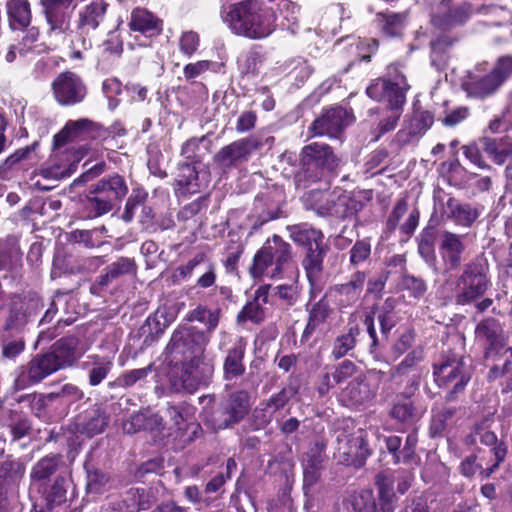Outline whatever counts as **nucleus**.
<instances>
[{"label":"nucleus","mask_w":512,"mask_h":512,"mask_svg":"<svg viewBox=\"0 0 512 512\" xmlns=\"http://www.w3.org/2000/svg\"><path fill=\"white\" fill-rule=\"evenodd\" d=\"M79 345L80 340L74 335L56 340L48 350L36 353L16 367L11 389L18 392L36 386L58 371L74 366L82 355Z\"/></svg>","instance_id":"1"},{"label":"nucleus","mask_w":512,"mask_h":512,"mask_svg":"<svg viewBox=\"0 0 512 512\" xmlns=\"http://www.w3.org/2000/svg\"><path fill=\"white\" fill-rule=\"evenodd\" d=\"M219 17L231 34L259 41L277 29V15L263 0H220Z\"/></svg>","instance_id":"2"},{"label":"nucleus","mask_w":512,"mask_h":512,"mask_svg":"<svg viewBox=\"0 0 512 512\" xmlns=\"http://www.w3.org/2000/svg\"><path fill=\"white\" fill-rule=\"evenodd\" d=\"M111 136L109 128L89 118L68 120L64 127L54 135L53 147L55 149L64 147L68 143H81L77 150H69L63 154V159L68 161L67 165L54 162L51 169L54 176L65 178L71 176L77 169L80 160L89 153V142H104Z\"/></svg>","instance_id":"3"},{"label":"nucleus","mask_w":512,"mask_h":512,"mask_svg":"<svg viewBox=\"0 0 512 512\" xmlns=\"http://www.w3.org/2000/svg\"><path fill=\"white\" fill-rule=\"evenodd\" d=\"M200 401H207L201 410L202 420L216 432L243 422L252 407L251 395L245 389L232 391L219 399L215 394L203 395Z\"/></svg>","instance_id":"4"},{"label":"nucleus","mask_w":512,"mask_h":512,"mask_svg":"<svg viewBox=\"0 0 512 512\" xmlns=\"http://www.w3.org/2000/svg\"><path fill=\"white\" fill-rule=\"evenodd\" d=\"M432 376L437 387L447 391L445 402L456 401L472 378L463 348L450 345L443 348L432 364Z\"/></svg>","instance_id":"5"},{"label":"nucleus","mask_w":512,"mask_h":512,"mask_svg":"<svg viewBox=\"0 0 512 512\" xmlns=\"http://www.w3.org/2000/svg\"><path fill=\"white\" fill-rule=\"evenodd\" d=\"M288 229L293 242L305 249L302 267L312 296L322 290L323 262L329 247L324 242L323 232L307 223L292 225Z\"/></svg>","instance_id":"6"},{"label":"nucleus","mask_w":512,"mask_h":512,"mask_svg":"<svg viewBox=\"0 0 512 512\" xmlns=\"http://www.w3.org/2000/svg\"><path fill=\"white\" fill-rule=\"evenodd\" d=\"M211 336L197 326L178 325L171 334L164 349L165 361L171 368H178L183 363L198 359L206 352Z\"/></svg>","instance_id":"7"},{"label":"nucleus","mask_w":512,"mask_h":512,"mask_svg":"<svg viewBox=\"0 0 512 512\" xmlns=\"http://www.w3.org/2000/svg\"><path fill=\"white\" fill-rule=\"evenodd\" d=\"M305 204L319 216L339 220L354 216L364 208V203L359 198L341 187L312 190L308 193Z\"/></svg>","instance_id":"8"},{"label":"nucleus","mask_w":512,"mask_h":512,"mask_svg":"<svg viewBox=\"0 0 512 512\" xmlns=\"http://www.w3.org/2000/svg\"><path fill=\"white\" fill-rule=\"evenodd\" d=\"M299 162L300 170L296 179L306 187L321 181L326 174L335 172L340 165V158L330 145L312 142L302 147Z\"/></svg>","instance_id":"9"},{"label":"nucleus","mask_w":512,"mask_h":512,"mask_svg":"<svg viewBox=\"0 0 512 512\" xmlns=\"http://www.w3.org/2000/svg\"><path fill=\"white\" fill-rule=\"evenodd\" d=\"M291 260V245L279 235L274 234L254 254L249 273L254 279L262 278L264 275L281 278Z\"/></svg>","instance_id":"10"},{"label":"nucleus","mask_w":512,"mask_h":512,"mask_svg":"<svg viewBox=\"0 0 512 512\" xmlns=\"http://www.w3.org/2000/svg\"><path fill=\"white\" fill-rule=\"evenodd\" d=\"M418 390L416 383L411 382L403 386V391L396 393L392 399L388 415L401 432L416 430L423 417V411L413 399Z\"/></svg>","instance_id":"11"},{"label":"nucleus","mask_w":512,"mask_h":512,"mask_svg":"<svg viewBox=\"0 0 512 512\" xmlns=\"http://www.w3.org/2000/svg\"><path fill=\"white\" fill-rule=\"evenodd\" d=\"M488 268L481 263H469L456 280L455 303L465 306L481 298L491 285Z\"/></svg>","instance_id":"12"},{"label":"nucleus","mask_w":512,"mask_h":512,"mask_svg":"<svg viewBox=\"0 0 512 512\" xmlns=\"http://www.w3.org/2000/svg\"><path fill=\"white\" fill-rule=\"evenodd\" d=\"M474 13V6L468 0H440L430 14V24L439 31L449 32L465 26Z\"/></svg>","instance_id":"13"},{"label":"nucleus","mask_w":512,"mask_h":512,"mask_svg":"<svg viewBox=\"0 0 512 512\" xmlns=\"http://www.w3.org/2000/svg\"><path fill=\"white\" fill-rule=\"evenodd\" d=\"M386 376L387 373L379 369H370L367 373H360L342 390L343 401L353 407L372 401Z\"/></svg>","instance_id":"14"},{"label":"nucleus","mask_w":512,"mask_h":512,"mask_svg":"<svg viewBox=\"0 0 512 512\" xmlns=\"http://www.w3.org/2000/svg\"><path fill=\"white\" fill-rule=\"evenodd\" d=\"M261 147L262 142L257 137H243L220 148L213 156V163L222 172H228L247 163Z\"/></svg>","instance_id":"15"},{"label":"nucleus","mask_w":512,"mask_h":512,"mask_svg":"<svg viewBox=\"0 0 512 512\" xmlns=\"http://www.w3.org/2000/svg\"><path fill=\"white\" fill-rule=\"evenodd\" d=\"M410 85L404 75H397L394 80L379 77L371 81L366 88L369 98L377 102H387L389 110H403L406 93Z\"/></svg>","instance_id":"16"},{"label":"nucleus","mask_w":512,"mask_h":512,"mask_svg":"<svg viewBox=\"0 0 512 512\" xmlns=\"http://www.w3.org/2000/svg\"><path fill=\"white\" fill-rule=\"evenodd\" d=\"M474 340L483 349V357L486 360L500 356L507 344L501 322L492 316L485 317L476 324Z\"/></svg>","instance_id":"17"},{"label":"nucleus","mask_w":512,"mask_h":512,"mask_svg":"<svg viewBox=\"0 0 512 512\" xmlns=\"http://www.w3.org/2000/svg\"><path fill=\"white\" fill-rule=\"evenodd\" d=\"M512 77V55L500 56L491 71L471 83V90L480 99L494 95Z\"/></svg>","instance_id":"18"},{"label":"nucleus","mask_w":512,"mask_h":512,"mask_svg":"<svg viewBox=\"0 0 512 512\" xmlns=\"http://www.w3.org/2000/svg\"><path fill=\"white\" fill-rule=\"evenodd\" d=\"M56 102L61 106H74L87 96V86L75 72L64 71L57 75L51 84Z\"/></svg>","instance_id":"19"},{"label":"nucleus","mask_w":512,"mask_h":512,"mask_svg":"<svg viewBox=\"0 0 512 512\" xmlns=\"http://www.w3.org/2000/svg\"><path fill=\"white\" fill-rule=\"evenodd\" d=\"M127 25L136 40L143 38L142 46H151L164 30L163 19L143 7L132 9Z\"/></svg>","instance_id":"20"},{"label":"nucleus","mask_w":512,"mask_h":512,"mask_svg":"<svg viewBox=\"0 0 512 512\" xmlns=\"http://www.w3.org/2000/svg\"><path fill=\"white\" fill-rule=\"evenodd\" d=\"M179 368L182 388L191 394L201 387H208L215 370L213 361L208 359L205 353L198 356V359L183 363Z\"/></svg>","instance_id":"21"},{"label":"nucleus","mask_w":512,"mask_h":512,"mask_svg":"<svg viewBox=\"0 0 512 512\" xmlns=\"http://www.w3.org/2000/svg\"><path fill=\"white\" fill-rule=\"evenodd\" d=\"M282 193L277 189L260 192L254 199L249 220L252 221V231L259 230L266 223L281 216Z\"/></svg>","instance_id":"22"},{"label":"nucleus","mask_w":512,"mask_h":512,"mask_svg":"<svg viewBox=\"0 0 512 512\" xmlns=\"http://www.w3.org/2000/svg\"><path fill=\"white\" fill-rule=\"evenodd\" d=\"M367 277V271L356 270L350 276L349 281L330 287L326 294L333 300L338 310L343 312L344 309L351 308L358 303Z\"/></svg>","instance_id":"23"},{"label":"nucleus","mask_w":512,"mask_h":512,"mask_svg":"<svg viewBox=\"0 0 512 512\" xmlns=\"http://www.w3.org/2000/svg\"><path fill=\"white\" fill-rule=\"evenodd\" d=\"M109 4L105 0H92L83 6L78 12L76 21V30L80 36L81 47L83 50L91 48L90 40L85 36L95 31L105 21Z\"/></svg>","instance_id":"24"},{"label":"nucleus","mask_w":512,"mask_h":512,"mask_svg":"<svg viewBox=\"0 0 512 512\" xmlns=\"http://www.w3.org/2000/svg\"><path fill=\"white\" fill-rule=\"evenodd\" d=\"M350 114L343 107H332L325 110L309 126L311 136L328 135L337 137L349 125Z\"/></svg>","instance_id":"25"},{"label":"nucleus","mask_w":512,"mask_h":512,"mask_svg":"<svg viewBox=\"0 0 512 512\" xmlns=\"http://www.w3.org/2000/svg\"><path fill=\"white\" fill-rule=\"evenodd\" d=\"M109 422L110 415L106 412L105 408L94 404L76 415L73 427L78 433L92 438L103 433L108 427Z\"/></svg>","instance_id":"26"},{"label":"nucleus","mask_w":512,"mask_h":512,"mask_svg":"<svg viewBox=\"0 0 512 512\" xmlns=\"http://www.w3.org/2000/svg\"><path fill=\"white\" fill-rule=\"evenodd\" d=\"M137 264L133 258L119 257L116 261L107 265L103 273L96 277L91 284L90 292L100 296L111 284L126 275L136 274Z\"/></svg>","instance_id":"27"},{"label":"nucleus","mask_w":512,"mask_h":512,"mask_svg":"<svg viewBox=\"0 0 512 512\" xmlns=\"http://www.w3.org/2000/svg\"><path fill=\"white\" fill-rule=\"evenodd\" d=\"M465 250L462 235L448 230L441 232L438 251L447 270L455 271L460 268Z\"/></svg>","instance_id":"28"},{"label":"nucleus","mask_w":512,"mask_h":512,"mask_svg":"<svg viewBox=\"0 0 512 512\" xmlns=\"http://www.w3.org/2000/svg\"><path fill=\"white\" fill-rule=\"evenodd\" d=\"M307 312V322L300 337L301 344H306L312 335L326 324L333 314V308L330 305L327 294L325 293L318 301L312 303L310 308L307 309Z\"/></svg>","instance_id":"29"},{"label":"nucleus","mask_w":512,"mask_h":512,"mask_svg":"<svg viewBox=\"0 0 512 512\" xmlns=\"http://www.w3.org/2000/svg\"><path fill=\"white\" fill-rule=\"evenodd\" d=\"M96 194H100L112 207L119 205L128 194V185L124 176L113 173L106 175L91 185Z\"/></svg>","instance_id":"30"},{"label":"nucleus","mask_w":512,"mask_h":512,"mask_svg":"<svg viewBox=\"0 0 512 512\" xmlns=\"http://www.w3.org/2000/svg\"><path fill=\"white\" fill-rule=\"evenodd\" d=\"M173 188L178 197H188L201 192L202 183L199 179V172L193 163L178 164Z\"/></svg>","instance_id":"31"},{"label":"nucleus","mask_w":512,"mask_h":512,"mask_svg":"<svg viewBox=\"0 0 512 512\" xmlns=\"http://www.w3.org/2000/svg\"><path fill=\"white\" fill-rule=\"evenodd\" d=\"M360 334L359 324L349 317L347 325L333 340L331 357L339 360L346 356H353Z\"/></svg>","instance_id":"32"},{"label":"nucleus","mask_w":512,"mask_h":512,"mask_svg":"<svg viewBox=\"0 0 512 512\" xmlns=\"http://www.w3.org/2000/svg\"><path fill=\"white\" fill-rule=\"evenodd\" d=\"M420 361L415 351L408 353L404 359L396 366L390 368L388 378L393 384L400 388L409 385L411 382L416 383V387L420 385V375L416 372L415 366Z\"/></svg>","instance_id":"33"},{"label":"nucleus","mask_w":512,"mask_h":512,"mask_svg":"<svg viewBox=\"0 0 512 512\" xmlns=\"http://www.w3.org/2000/svg\"><path fill=\"white\" fill-rule=\"evenodd\" d=\"M265 60V47L261 44H251L237 57V69L242 77H256Z\"/></svg>","instance_id":"34"},{"label":"nucleus","mask_w":512,"mask_h":512,"mask_svg":"<svg viewBox=\"0 0 512 512\" xmlns=\"http://www.w3.org/2000/svg\"><path fill=\"white\" fill-rule=\"evenodd\" d=\"M374 484L377 489V511L395 512L397 497L394 492V476L387 472H379L375 475Z\"/></svg>","instance_id":"35"},{"label":"nucleus","mask_w":512,"mask_h":512,"mask_svg":"<svg viewBox=\"0 0 512 512\" xmlns=\"http://www.w3.org/2000/svg\"><path fill=\"white\" fill-rule=\"evenodd\" d=\"M246 354V342L240 338L230 349L223 361V379L231 381L245 374L246 366L244 358Z\"/></svg>","instance_id":"36"},{"label":"nucleus","mask_w":512,"mask_h":512,"mask_svg":"<svg viewBox=\"0 0 512 512\" xmlns=\"http://www.w3.org/2000/svg\"><path fill=\"white\" fill-rule=\"evenodd\" d=\"M113 357L90 354L81 363V368L87 373L90 386L100 385L113 369Z\"/></svg>","instance_id":"37"},{"label":"nucleus","mask_w":512,"mask_h":512,"mask_svg":"<svg viewBox=\"0 0 512 512\" xmlns=\"http://www.w3.org/2000/svg\"><path fill=\"white\" fill-rule=\"evenodd\" d=\"M64 465L63 456L60 453H49L43 456L31 468V485L46 483Z\"/></svg>","instance_id":"38"},{"label":"nucleus","mask_w":512,"mask_h":512,"mask_svg":"<svg viewBox=\"0 0 512 512\" xmlns=\"http://www.w3.org/2000/svg\"><path fill=\"white\" fill-rule=\"evenodd\" d=\"M406 18L405 13L387 10L376 13L375 23L382 36L400 38L404 33Z\"/></svg>","instance_id":"39"},{"label":"nucleus","mask_w":512,"mask_h":512,"mask_svg":"<svg viewBox=\"0 0 512 512\" xmlns=\"http://www.w3.org/2000/svg\"><path fill=\"white\" fill-rule=\"evenodd\" d=\"M6 13L9 27L13 31H25L32 21V10L29 0H7Z\"/></svg>","instance_id":"40"},{"label":"nucleus","mask_w":512,"mask_h":512,"mask_svg":"<svg viewBox=\"0 0 512 512\" xmlns=\"http://www.w3.org/2000/svg\"><path fill=\"white\" fill-rule=\"evenodd\" d=\"M482 150L497 165L504 164L512 156V139L503 137H482L479 139Z\"/></svg>","instance_id":"41"},{"label":"nucleus","mask_w":512,"mask_h":512,"mask_svg":"<svg viewBox=\"0 0 512 512\" xmlns=\"http://www.w3.org/2000/svg\"><path fill=\"white\" fill-rule=\"evenodd\" d=\"M113 209L114 207L110 202L106 201L100 194H96L94 189L90 187L89 194L81 200L77 213L80 219L92 220L109 213Z\"/></svg>","instance_id":"42"},{"label":"nucleus","mask_w":512,"mask_h":512,"mask_svg":"<svg viewBox=\"0 0 512 512\" xmlns=\"http://www.w3.org/2000/svg\"><path fill=\"white\" fill-rule=\"evenodd\" d=\"M73 0H41L44 15L51 31L63 32L66 25V10Z\"/></svg>","instance_id":"43"},{"label":"nucleus","mask_w":512,"mask_h":512,"mask_svg":"<svg viewBox=\"0 0 512 512\" xmlns=\"http://www.w3.org/2000/svg\"><path fill=\"white\" fill-rule=\"evenodd\" d=\"M447 217L455 224L471 227L480 215L479 210L468 203H461L456 198L450 196L446 201Z\"/></svg>","instance_id":"44"},{"label":"nucleus","mask_w":512,"mask_h":512,"mask_svg":"<svg viewBox=\"0 0 512 512\" xmlns=\"http://www.w3.org/2000/svg\"><path fill=\"white\" fill-rule=\"evenodd\" d=\"M86 473L85 491L87 495L99 496L107 492L111 487V475L101 468L85 462Z\"/></svg>","instance_id":"45"},{"label":"nucleus","mask_w":512,"mask_h":512,"mask_svg":"<svg viewBox=\"0 0 512 512\" xmlns=\"http://www.w3.org/2000/svg\"><path fill=\"white\" fill-rule=\"evenodd\" d=\"M396 307L397 299L394 297H388L379 307H373L372 309L379 322L381 334L386 339L399 321Z\"/></svg>","instance_id":"46"},{"label":"nucleus","mask_w":512,"mask_h":512,"mask_svg":"<svg viewBox=\"0 0 512 512\" xmlns=\"http://www.w3.org/2000/svg\"><path fill=\"white\" fill-rule=\"evenodd\" d=\"M433 123V112L425 110L421 106H415L407 125L408 140L422 137L432 127Z\"/></svg>","instance_id":"47"},{"label":"nucleus","mask_w":512,"mask_h":512,"mask_svg":"<svg viewBox=\"0 0 512 512\" xmlns=\"http://www.w3.org/2000/svg\"><path fill=\"white\" fill-rule=\"evenodd\" d=\"M367 441L363 437H355L350 440L348 451H343L340 462L347 466L362 467L370 456Z\"/></svg>","instance_id":"48"},{"label":"nucleus","mask_w":512,"mask_h":512,"mask_svg":"<svg viewBox=\"0 0 512 512\" xmlns=\"http://www.w3.org/2000/svg\"><path fill=\"white\" fill-rule=\"evenodd\" d=\"M196 407L187 401H181L176 404H168L166 413L176 430V433L182 431L186 423L194 417Z\"/></svg>","instance_id":"49"},{"label":"nucleus","mask_w":512,"mask_h":512,"mask_svg":"<svg viewBox=\"0 0 512 512\" xmlns=\"http://www.w3.org/2000/svg\"><path fill=\"white\" fill-rule=\"evenodd\" d=\"M299 388V385H293L290 382L277 393H273L268 399L261 401L259 406L265 407V409L274 414L285 408L290 400L298 394Z\"/></svg>","instance_id":"50"},{"label":"nucleus","mask_w":512,"mask_h":512,"mask_svg":"<svg viewBox=\"0 0 512 512\" xmlns=\"http://www.w3.org/2000/svg\"><path fill=\"white\" fill-rule=\"evenodd\" d=\"M16 401L18 403L27 402L31 412L38 418L45 417L48 407L56 402L52 392L47 394L36 392L23 394L16 398Z\"/></svg>","instance_id":"51"},{"label":"nucleus","mask_w":512,"mask_h":512,"mask_svg":"<svg viewBox=\"0 0 512 512\" xmlns=\"http://www.w3.org/2000/svg\"><path fill=\"white\" fill-rule=\"evenodd\" d=\"M399 290L407 292L408 297L419 300L424 297L427 292V283L421 278L410 274L405 268L398 282Z\"/></svg>","instance_id":"52"},{"label":"nucleus","mask_w":512,"mask_h":512,"mask_svg":"<svg viewBox=\"0 0 512 512\" xmlns=\"http://www.w3.org/2000/svg\"><path fill=\"white\" fill-rule=\"evenodd\" d=\"M221 318V309L217 308L211 310L204 305H198L196 308L191 310L188 314L190 321H198L205 324L208 335H212L215 329L218 327Z\"/></svg>","instance_id":"53"},{"label":"nucleus","mask_w":512,"mask_h":512,"mask_svg":"<svg viewBox=\"0 0 512 512\" xmlns=\"http://www.w3.org/2000/svg\"><path fill=\"white\" fill-rule=\"evenodd\" d=\"M371 254V238L364 237L362 239H357L348 252L349 268L355 269V271L359 270L358 268L361 265H364L366 262L371 260Z\"/></svg>","instance_id":"54"},{"label":"nucleus","mask_w":512,"mask_h":512,"mask_svg":"<svg viewBox=\"0 0 512 512\" xmlns=\"http://www.w3.org/2000/svg\"><path fill=\"white\" fill-rule=\"evenodd\" d=\"M207 260V255L204 252L195 254L185 264L177 266L171 273V282L174 285H180L183 282L189 280L195 269Z\"/></svg>","instance_id":"55"},{"label":"nucleus","mask_w":512,"mask_h":512,"mask_svg":"<svg viewBox=\"0 0 512 512\" xmlns=\"http://www.w3.org/2000/svg\"><path fill=\"white\" fill-rule=\"evenodd\" d=\"M47 508L52 510L67 501V479L58 475L45 493Z\"/></svg>","instance_id":"56"},{"label":"nucleus","mask_w":512,"mask_h":512,"mask_svg":"<svg viewBox=\"0 0 512 512\" xmlns=\"http://www.w3.org/2000/svg\"><path fill=\"white\" fill-rule=\"evenodd\" d=\"M459 41V37L443 32L430 41L431 58L433 61H443L447 53Z\"/></svg>","instance_id":"57"},{"label":"nucleus","mask_w":512,"mask_h":512,"mask_svg":"<svg viewBox=\"0 0 512 512\" xmlns=\"http://www.w3.org/2000/svg\"><path fill=\"white\" fill-rule=\"evenodd\" d=\"M153 370V363L143 368H137L122 372L113 382L109 383V387H121L124 389L134 386L137 382L144 380Z\"/></svg>","instance_id":"58"},{"label":"nucleus","mask_w":512,"mask_h":512,"mask_svg":"<svg viewBox=\"0 0 512 512\" xmlns=\"http://www.w3.org/2000/svg\"><path fill=\"white\" fill-rule=\"evenodd\" d=\"M487 378L489 381L501 379L499 385L503 395L512 393V360L507 359L502 366L493 365Z\"/></svg>","instance_id":"59"},{"label":"nucleus","mask_w":512,"mask_h":512,"mask_svg":"<svg viewBox=\"0 0 512 512\" xmlns=\"http://www.w3.org/2000/svg\"><path fill=\"white\" fill-rule=\"evenodd\" d=\"M9 418L11 420L9 427L13 440H20L32 431V423L29 417L22 411L10 409Z\"/></svg>","instance_id":"60"},{"label":"nucleus","mask_w":512,"mask_h":512,"mask_svg":"<svg viewBox=\"0 0 512 512\" xmlns=\"http://www.w3.org/2000/svg\"><path fill=\"white\" fill-rule=\"evenodd\" d=\"M266 318L264 307L253 300L246 302L236 316L238 325H243L250 321L255 325H260Z\"/></svg>","instance_id":"61"},{"label":"nucleus","mask_w":512,"mask_h":512,"mask_svg":"<svg viewBox=\"0 0 512 512\" xmlns=\"http://www.w3.org/2000/svg\"><path fill=\"white\" fill-rule=\"evenodd\" d=\"M245 247L241 242L231 241L226 247V256L222 264L226 273L234 274L238 272V263L244 253Z\"/></svg>","instance_id":"62"},{"label":"nucleus","mask_w":512,"mask_h":512,"mask_svg":"<svg viewBox=\"0 0 512 512\" xmlns=\"http://www.w3.org/2000/svg\"><path fill=\"white\" fill-rule=\"evenodd\" d=\"M61 430V434L56 433L54 430H52L49 435V440L58 441L60 437L64 438L68 446L67 456L68 458L74 459L81 448V441L79 440V436L76 434L78 432L75 430L74 427L73 429L61 428Z\"/></svg>","instance_id":"63"},{"label":"nucleus","mask_w":512,"mask_h":512,"mask_svg":"<svg viewBox=\"0 0 512 512\" xmlns=\"http://www.w3.org/2000/svg\"><path fill=\"white\" fill-rule=\"evenodd\" d=\"M200 46V36L197 32L189 30L184 31L179 37L178 47L181 54L191 58Z\"/></svg>","instance_id":"64"}]
</instances>
